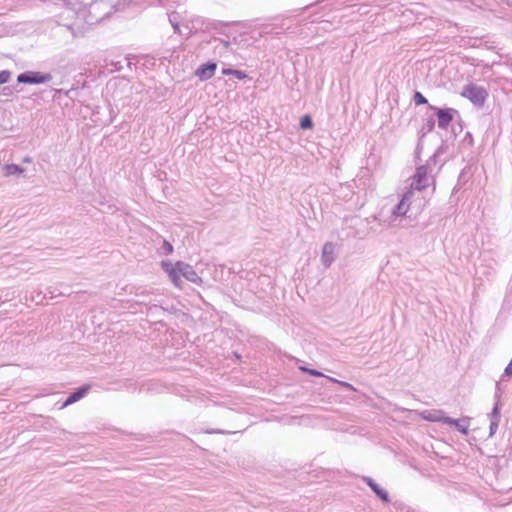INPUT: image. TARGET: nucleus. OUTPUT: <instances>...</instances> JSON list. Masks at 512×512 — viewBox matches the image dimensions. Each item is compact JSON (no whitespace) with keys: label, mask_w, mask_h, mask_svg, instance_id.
<instances>
[{"label":"nucleus","mask_w":512,"mask_h":512,"mask_svg":"<svg viewBox=\"0 0 512 512\" xmlns=\"http://www.w3.org/2000/svg\"><path fill=\"white\" fill-rule=\"evenodd\" d=\"M162 249L164 250L165 255H169L173 252V246L168 241L163 242Z\"/></svg>","instance_id":"6ab92c4d"},{"label":"nucleus","mask_w":512,"mask_h":512,"mask_svg":"<svg viewBox=\"0 0 512 512\" xmlns=\"http://www.w3.org/2000/svg\"><path fill=\"white\" fill-rule=\"evenodd\" d=\"M302 371H305L307 373H309L310 375L312 376H316V377H322L324 376L323 373L317 371V370H314V369H309V368H306V367H301L300 368Z\"/></svg>","instance_id":"a211bd4d"},{"label":"nucleus","mask_w":512,"mask_h":512,"mask_svg":"<svg viewBox=\"0 0 512 512\" xmlns=\"http://www.w3.org/2000/svg\"><path fill=\"white\" fill-rule=\"evenodd\" d=\"M455 113H457V111L452 108L439 109L437 111L438 126L442 129H446L453 120Z\"/></svg>","instance_id":"6e6552de"},{"label":"nucleus","mask_w":512,"mask_h":512,"mask_svg":"<svg viewBox=\"0 0 512 512\" xmlns=\"http://www.w3.org/2000/svg\"><path fill=\"white\" fill-rule=\"evenodd\" d=\"M504 374H505L506 376H512V358H511L510 363H509V364L507 365V367L505 368Z\"/></svg>","instance_id":"b1692460"},{"label":"nucleus","mask_w":512,"mask_h":512,"mask_svg":"<svg viewBox=\"0 0 512 512\" xmlns=\"http://www.w3.org/2000/svg\"><path fill=\"white\" fill-rule=\"evenodd\" d=\"M445 424L454 426L459 432H461L464 435L468 434V420L462 419V420H455L451 417L445 418Z\"/></svg>","instance_id":"9b49d317"},{"label":"nucleus","mask_w":512,"mask_h":512,"mask_svg":"<svg viewBox=\"0 0 512 512\" xmlns=\"http://www.w3.org/2000/svg\"><path fill=\"white\" fill-rule=\"evenodd\" d=\"M10 78V72L9 71H1L0 72V84H4L8 82Z\"/></svg>","instance_id":"aec40b11"},{"label":"nucleus","mask_w":512,"mask_h":512,"mask_svg":"<svg viewBox=\"0 0 512 512\" xmlns=\"http://www.w3.org/2000/svg\"><path fill=\"white\" fill-rule=\"evenodd\" d=\"M24 162H27V163L31 162V158H30V157H26V158L24 159Z\"/></svg>","instance_id":"c756f323"},{"label":"nucleus","mask_w":512,"mask_h":512,"mask_svg":"<svg viewBox=\"0 0 512 512\" xmlns=\"http://www.w3.org/2000/svg\"><path fill=\"white\" fill-rule=\"evenodd\" d=\"M461 96L470 100L474 105L481 107L487 98V92L483 87L471 83L464 86Z\"/></svg>","instance_id":"f257e3e1"},{"label":"nucleus","mask_w":512,"mask_h":512,"mask_svg":"<svg viewBox=\"0 0 512 512\" xmlns=\"http://www.w3.org/2000/svg\"><path fill=\"white\" fill-rule=\"evenodd\" d=\"M412 195H413L412 191H408L403 195L400 202L394 207V209L392 211V215H391L392 218L406 215V213L408 212V210L410 208V200L412 198Z\"/></svg>","instance_id":"39448f33"},{"label":"nucleus","mask_w":512,"mask_h":512,"mask_svg":"<svg viewBox=\"0 0 512 512\" xmlns=\"http://www.w3.org/2000/svg\"><path fill=\"white\" fill-rule=\"evenodd\" d=\"M3 171L5 176H11L22 174L24 172V169L16 164H6L3 167Z\"/></svg>","instance_id":"2eb2a0df"},{"label":"nucleus","mask_w":512,"mask_h":512,"mask_svg":"<svg viewBox=\"0 0 512 512\" xmlns=\"http://www.w3.org/2000/svg\"><path fill=\"white\" fill-rule=\"evenodd\" d=\"M363 480L366 484L373 490V492L384 502H389L388 493L379 487L375 481L370 477H363Z\"/></svg>","instance_id":"9d476101"},{"label":"nucleus","mask_w":512,"mask_h":512,"mask_svg":"<svg viewBox=\"0 0 512 512\" xmlns=\"http://www.w3.org/2000/svg\"><path fill=\"white\" fill-rule=\"evenodd\" d=\"M216 67V63L208 62L207 64L201 65L196 70L195 75L202 81L208 80L213 77Z\"/></svg>","instance_id":"1a4fd4ad"},{"label":"nucleus","mask_w":512,"mask_h":512,"mask_svg":"<svg viewBox=\"0 0 512 512\" xmlns=\"http://www.w3.org/2000/svg\"><path fill=\"white\" fill-rule=\"evenodd\" d=\"M335 244L332 242H327L324 244L321 254L322 264L328 268L335 260Z\"/></svg>","instance_id":"0eeeda50"},{"label":"nucleus","mask_w":512,"mask_h":512,"mask_svg":"<svg viewBox=\"0 0 512 512\" xmlns=\"http://www.w3.org/2000/svg\"><path fill=\"white\" fill-rule=\"evenodd\" d=\"M300 127L302 129H311L313 127V122L310 116L305 115L301 118Z\"/></svg>","instance_id":"dca6fc26"},{"label":"nucleus","mask_w":512,"mask_h":512,"mask_svg":"<svg viewBox=\"0 0 512 512\" xmlns=\"http://www.w3.org/2000/svg\"><path fill=\"white\" fill-rule=\"evenodd\" d=\"M423 418L425 420L431 421V422H443L445 423V418L448 416H445L444 413L440 410L438 411H429V412H423L422 414Z\"/></svg>","instance_id":"4468645a"},{"label":"nucleus","mask_w":512,"mask_h":512,"mask_svg":"<svg viewBox=\"0 0 512 512\" xmlns=\"http://www.w3.org/2000/svg\"><path fill=\"white\" fill-rule=\"evenodd\" d=\"M177 269L179 277L183 276L186 280L192 283H201V278L198 276V274L191 265L182 261H178Z\"/></svg>","instance_id":"20e7f679"},{"label":"nucleus","mask_w":512,"mask_h":512,"mask_svg":"<svg viewBox=\"0 0 512 512\" xmlns=\"http://www.w3.org/2000/svg\"><path fill=\"white\" fill-rule=\"evenodd\" d=\"M206 433H208V434H215V433H217V434H225L226 432L223 431V430H207Z\"/></svg>","instance_id":"a878e982"},{"label":"nucleus","mask_w":512,"mask_h":512,"mask_svg":"<svg viewBox=\"0 0 512 512\" xmlns=\"http://www.w3.org/2000/svg\"><path fill=\"white\" fill-rule=\"evenodd\" d=\"M88 390H89L88 386L81 387V388L77 389L75 392H73L69 395V397L64 402L63 406L66 407V406L73 404L76 401L80 400L81 398H83L86 395Z\"/></svg>","instance_id":"f8f14e48"},{"label":"nucleus","mask_w":512,"mask_h":512,"mask_svg":"<svg viewBox=\"0 0 512 512\" xmlns=\"http://www.w3.org/2000/svg\"><path fill=\"white\" fill-rule=\"evenodd\" d=\"M161 266L163 270L169 275V278L173 284L176 287L181 288L182 280L178 275L177 262L173 265L169 261H162Z\"/></svg>","instance_id":"423d86ee"},{"label":"nucleus","mask_w":512,"mask_h":512,"mask_svg":"<svg viewBox=\"0 0 512 512\" xmlns=\"http://www.w3.org/2000/svg\"><path fill=\"white\" fill-rule=\"evenodd\" d=\"M500 420V411L498 408V404H496L490 413V436L494 435L498 429V424Z\"/></svg>","instance_id":"ddd939ff"},{"label":"nucleus","mask_w":512,"mask_h":512,"mask_svg":"<svg viewBox=\"0 0 512 512\" xmlns=\"http://www.w3.org/2000/svg\"><path fill=\"white\" fill-rule=\"evenodd\" d=\"M414 102L416 105H422L427 103V99L420 92H416L414 94Z\"/></svg>","instance_id":"f3484780"},{"label":"nucleus","mask_w":512,"mask_h":512,"mask_svg":"<svg viewBox=\"0 0 512 512\" xmlns=\"http://www.w3.org/2000/svg\"><path fill=\"white\" fill-rule=\"evenodd\" d=\"M233 76H235L239 80H243L247 78V74L241 70H235L233 71Z\"/></svg>","instance_id":"5701e85b"},{"label":"nucleus","mask_w":512,"mask_h":512,"mask_svg":"<svg viewBox=\"0 0 512 512\" xmlns=\"http://www.w3.org/2000/svg\"><path fill=\"white\" fill-rule=\"evenodd\" d=\"M233 71H234V69L224 68V69H222V74H224V75H233Z\"/></svg>","instance_id":"393cba45"},{"label":"nucleus","mask_w":512,"mask_h":512,"mask_svg":"<svg viewBox=\"0 0 512 512\" xmlns=\"http://www.w3.org/2000/svg\"><path fill=\"white\" fill-rule=\"evenodd\" d=\"M173 27H174V30L176 32H179V25L178 24H174Z\"/></svg>","instance_id":"cd10ccee"},{"label":"nucleus","mask_w":512,"mask_h":512,"mask_svg":"<svg viewBox=\"0 0 512 512\" xmlns=\"http://www.w3.org/2000/svg\"><path fill=\"white\" fill-rule=\"evenodd\" d=\"M223 45H224L225 48H228L229 43L227 41H223Z\"/></svg>","instance_id":"c85d7f7f"},{"label":"nucleus","mask_w":512,"mask_h":512,"mask_svg":"<svg viewBox=\"0 0 512 512\" xmlns=\"http://www.w3.org/2000/svg\"><path fill=\"white\" fill-rule=\"evenodd\" d=\"M50 73H40L35 71H27L17 76L18 83L24 84H42L51 81Z\"/></svg>","instance_id":"f03ea898"},{"label":"nucleus","mask_w":512,"mask_h":512,"mask_svg":"<svg viewBox=\"0 0 512 512\" xmlns=\"http://www.w3.org/2000/svg\"><path fill=\"white\" fill-rule=\"evenodd\" d=\"M353 221L355 222V226H367L369 224V218L360 219L356 217Z\"/></svg>","instance_id":"412c9836"},{"label":"nucleus","mask_w":512,"mask_h":512,"mask_svg":"<svg viewBox=\"0 0 512 512\" xmlns=\"http://www.w3.org/2000/svg\"><path fill=\"white\" fill-rule=\"evenodd\" d=\"M366 234H367V232H358V231H357V232H355L352 236H353V237H360V238H362V237H364Z\"/></svg>","instance_id":"bb28decb"},{"label":"nucleus","mask_w":512,"mask_h":512,"mask_svg":"<svg viewBox=\"0 0 512 512\" xmlns=\"http://www.w3.org/2000/svg\"><path fill=\"white\" fill-rule=\"evenodd\" d=\"M429 185L428 168L426 166H420L417 168L416 173L413 177L411 187L416 190H423Z\"/></svg>","instance_id":"7ed1b4c3"},{"label":"nucleus","mask_w":512,"mask_h":512,"mask_svg":"<svg viewBox=\"0 0 512 512\" xmlns=\"http://www.w3.org/2000/svg\"><path fill=\"white\" fill-rule=\"evenodd\" d=\"M327 378H328L330 381L335 382V383H338V384H340L341 386H343V387H345V388H347V389L354 390L353 386H352L351 384L347 383V382L338 381V380H336V379H334V378H332V377H327Z\"/></svg>","instance_id":"4be33fe9"}]
</instances>
